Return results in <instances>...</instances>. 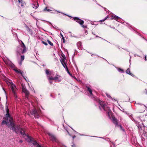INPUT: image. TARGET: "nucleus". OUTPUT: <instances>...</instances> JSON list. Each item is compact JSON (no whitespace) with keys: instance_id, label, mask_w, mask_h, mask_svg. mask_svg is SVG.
I'll list each match as a JSON object with an SVG mask.
<instances>
[{"instance_id":"35","label":"nucleus","mask_w":147,"mask_h":147,"mask_svg":"<svg viewBox=\"0 0 147 147\" xmlns=\"http://www.w3.org/2000/svg\"><path fill=\"white\" fill-rule=\"evenodd\" d=\"M27 104V103H26V106H27V105H26V104Z\"/></svg>"},{"instance_id":"38","label":"nucleus","mask_w":147,"mask_h":147,"mask_svg":"<svg viewBox=\"0 0 147 147\" xmlns=\"http://www.w3.org/2000/svg\"><path fill=\"white\" fill-rule=\"evenodd\" d=\"M146 93L147 94V91L146 92Z\"/></svg>"},{"instance_id":"34","label":"nucleus","mask_w":147,"mask_h":147,"mask_svg":"<svg viewBox=\"0 0 147 147\" xmlns=\"http://www.w3.org/2000/svg\"><path fill=\"white\" fill-rule=\"evenodd\" d=\"M19 0V2H20V0Z\"/></svg>"},{"instance_id":"6","label":"nucleus","mask_w":147,"mask_h":147,"mask_svg":"<svg viewBox=\"0 0 147 147\" xmlns=\"http://www.w3.org/2000/svg\"><path fill=\"white\" fill-rule=\"evenodd\" d=\"M30 102L32 105L34 107V108L33 110L31 111V114L32 115H34L35 118H38L39 117V114L40 113V110L38 109L37 110L36 108L34 107L33 103L31 102Z\"/></svg>"},{"instance_id":"25","label":"nucleus","mask_w":147,"mask_h":147,"mask_svg":"<svg viewBox=\"0 0 147 147\" xmlns=\"http://www.w3.org/2000/svg\"><path fill=\"white\" fill-rule=\"evenodd\" d=\"M62 38L63 42V43H65V39H64V37H62Z\"/></svg>"},{"instance_id":"31","label":"nucleus","mask_w":147,"mask_h":147,"mask_svg":"<svg viewBox=\"0 0 147 147\" xmlns=\"http://www.w3.org/2000/svg\"><path fill=\"white\" fill-rule=\"evenodd\" d=\"M76 137L75 136H74V137H73V139H74V138H75Z\"/></svg>"},{"instance_id":"14","label":"nucleus","mask_w":147,"mask_h":147,"mask_svg":"<svg viewBox=\"0 0 147 147\" xmlns=\"http://www.w3.org/2000/svg\"><path fill=\"white\" fill-rule=\"evenodd\" d=\"M112 19H114L116 20H118L119 19H120V18L119 17L114 15L112 16Z\"/></svg>"},{"instance_id":"8","label":"nucleus","mask_w":147,"mask_h":147,"mask_svg":"<svg viewBox=\"0 0 147 147\" xmlns=\"http://www.w3.org/2000/svg\"><path fill=\"white\" fill-rule=\"evenodd\" d=\"M73 19L76 22H78L80 24L82 25V27H83L84 28H86V26H84V25H83V24L84 23V22L83 20L76 17H73Z\"/></svg>"},{"instance_id":"7","label":"nucleus","mask_w":147,"mask_h":147,"mask_svg":"<svg viewBox=\"0 0 147 147\" xmlns=\"http://www.w3.org/2000/svg\"><path fill=\"white\" fill-rule=\"evenodd\" d=\"M45 73L47 77L49 80H52L53 77V72L49 71V69H46Z\"/></svg>"},{"instance_id":"32","label":"nucleus","mask_w":147,"mask_h":147,"mask_svg":"<svg viewBox=\"0 0 147 147\" xmlns=\"http://www.w3.org/2000/svg\"><path fill=\"white\" fill-rule=\"evenodd\" d=\"M20 142H22V141H20Z\"/></svg>"},{"instance_id":"22","label":"nucleus","mask_w":147,"mask_h":147,"mask_svg":"<svg viewBox=\"0 0 147 147\" xmlns=\"http://www.w3.org/2000/svg\"><path fill=\"white\" fill-rule=\"evenodd\" d=\"M24 55H22L21 56V60L22 61L24 60Z\"/></svg>"},{"instance_id":"17","label":"nucleus","mask_w":147,"mask_h":147,"mask_svg":"<svg viewBox=\"0 0 147 147\" xmlns=\"http://www.w3.org/2000/svg\"><path fill=\"white\" fill-rule=\"evenodd\" d=\"M77 45L78 48H79V49L81 48V46L82 45V43L80 42H78L77 44Z\"/></svg>"},{"instance_id":"21","label":"nucleus","mask_w":147,"mask_h":147,"mask_svg":"<svg viewBox=\"0 0 147 147\" xmlns=\"http://www.w3.org/2000/svg\"><path fill=\"white\" fill-rule=\"evenodd\" d=\"M118 70L120 72H121V73L123 72V70L122 69H121L120 68H119L118 69Z\"/></svg>"},{"instance_id":"30","label":"nucleus","mask_w":147,"mask_h":147,"mask_svg":"<svg viewBox=\"0 0 147 147\" xmlns=\"http://www.w3.org/2000/svg\"><path fill=\"white\" fill-rule=\"evenodd\" d=\"M57 12H59V13H62L59 11H57Z\"/></svg>"},{"instance_id":"37","label":"nucleus","mask_w":147,"mask_h":147,"mask_svg":"<svg viewBox=\"0 0 147 147\" xmlns=\"http://www.w3.org/2000/svg\"><path fill=\"white\" fill-rule=\"evenodd\" d=\"M21 63H20V65H21Z\"/></svg>"},{"instance_id":"4","label":"nucleus","mask_w":147,"mask_h":147,"mask_svg":"<svg viewBox=\"0 0 147 147\" xmlns=\"http://www.w3.org/2000/svg\"><path fill=\"white\" fill-rule=\"evenodd\" d=\"M66 58L65 56L62 55V57L60 59V61L63 67L65 68L66 71H67V73L69 74L70 76H72V75L70 74L69 71L68 70L67 67L66 65Z\"/></svg>"},{"instance_id":"28","label":"nucleus","mask_w":147,"mask_h":147,"mask_svg":"<svg viewBox=\"0 0 147 147\" xmlns=\"http://www.w3.org/2000/svg\"><path fill=\"white\" fill-rule=\"evenodd\" d=\"M145 60H146V56H145Z\"/></svg>"},{"instance_id":"33","label":"nucleus","mask_w":147,"mask_h":147,"mask_svg":"<svg viewBox=\"0 0 147 147\" xmlns=\"http://www.w3.org/2000/svg\"><path fill=\"white\" fill-rule=\"evenodd\" d=\"M99 108H100V109H101V108H100V106H99Z\"/></svg>"},{"instance_id":"23","label":"nucleus","mask_w":147,"mask_h":147,"mask_svg":"<svg viewBox=\"0 0 147 147\" xmlns=\"http://www.w3.org/2000/svg\"><path fill=\"white\" fill-rule=\"evenodd\" d=\"M107 18V17H105L104 19H102V20H100L99 21V22H104V21H105V20H106Z\"/></svg>"},{"instance_id":"5","label":"nucleus","mask_w":147,"mask_h":147,"mask_svg":"<svg viewBox=\"0 0 147 147\" xmlns=\"http://www.w3.org/2000/svg\"><path fill=\"white\" fill-rule=\"evenodd\" d=\"M9 84H8V85L10 86L12 92L13 94L14 97L16 101L18 98L16 94L17 88L16 86L13 83H9Z\"/></svg>"},{"instance_id":"9","label":"nucleus","mask_w":147,"mask_h":147,"mask_svg":"<svg viewBox=\"0 0 147 147\" xmlns=\"http://www.w3.org/2000/svg\"><path fill=\"white\" fill-rule=\"evenodd\" d=\"M21 85L22 86V92L25 94L26 97L27 98L29 94V92L26 89L25 86L23 83Z\"/></svg>"},{"instance_id":"2","label":"nucleus","mask_w":147,"mask_h":147,"mask_svg":"<svg viewBox=\"0 0 147 147\" xmlns=\"http://www.w3.org/2000/svg\"><path fill=\"white\" fill-rule=\"evenodd\" d=\"M87 91L89 92V96H90L92 98H93L94 99L97 101L100 104V105L102 107V108L105 111L106 113H107L109 116L110 117L111 115V111L110 109L109 108L105 105L104 102L100 100L97 98L94 97L92 93V90L90 86H87Z\"/></svg>"},{"instance_id":"1","label":"nucleus","mask_w":147,"mask_h":147,"mask_svg":"<svg viewBox=\"0 0 147 147\" xmlns=\"http://www.w3.org/2000/svg\"><path fill=\"white\" fill-rule=\"evenodd\" d=\"M5 111L6 112L5 116L7 118V120L3 121L2 122V124H5L7 125L10 129H11L13 131H15L17 133H20L23 136L25 139L29 142L32 143L36 146V147H43L37 143L34 139L32 137L29 136L25 134L24 129L23 128L21 127L20 126L15 125L13 122L12 118L11 117L9 113V110L8 107L6 106Z\"/></svg>"},{"instance_id":"20","label":"nucleus","mask_w":147,"mask_h":147,"mask_svg":"<svg viewBox=\"0 0 147 147\" xmlns=\"http://www.w3.org/2000/svg\"><path fill=\"white\" fill-rule=\"evenodd\" d=\"M49 44L51 46H52L53 45V43L51 42L50 41H49V40H47Z\"/></svg>"},{"instance_id":"19","label":"nucleus","mask_w":147,"mask_h":147,"mask_svg":"<svg viewBox=\"0 0 147 147\" xmlns=\"http://www.w3.org/2000/svg\"><path fill=\"white\" fill-rule=\"evenodd\" d=\"M49 11V12H50V11H51V10L50 9H47V7H46L45 9H44V11Z\"/></svg>"},{"instance_id":"10","label":"nucleus","mask_w":147,"mask_h":147,"mask_svg":"<svg viewBox=\"0 0 147 147\" xmlns=\"http://www.w3.org/2000/svg\"><path fill=\"white\" fill-rule=\"evenodd\" d=\"M62 80V78L59 75L53 77L52 80H54L56 82H59L61 81Z\"/></svg>"},{"instance_id":"29","label":"nucleus","mask_w":147,"mask_h":147,"mask_svg":"<svg viewBox=\"0 0 147 147\" xmlns=\"http://www.w3.org/2000/svg\"><path fill=\"white\" fill-rule=\"evenodd\" d=\"M120 127L122 129V127L120 125Z\"/></svg>"},{"instance_id":"36","label":"nucleus","mask_w":147,"mask_h":147,"mask_svg":"<svg viewBox=\"0 0 147 147\" xmlns=\"http://www.w3.org/2000/svg\"><path fill=\"white\" fill-rule=\"evenodd\" d=\"M26 79V82H28L26 80V79Z\"/></svg>"},{"instance_id":"27","label":"nucleus","mask_w":147,"mask_h":147,"mask_svg":"<svg viewBox=\"0 0 147 147\" xmlns=\"http://www.w3.org/2000/svg\"><path fill=\"white\" fill-rule=\"evenodd\" d=\"M4 62L6 64H8L7 62L6 61H4Z\"/></svg>"},{"instance_id":"15","label":"nucleus","mask_w":147,"mask_h":147,"mask_svg":"<svg viewBox=\"0 0 147 147\" xmlns=\"http://www.w3.org/2000/svg\"><path fill=\"white\" fill-rule=\"evenodd\" d=\"M126 72L127 73V74L129 75H130L131 76H133V74L131 73L130 72V70L129 68H128L127 69V70H126Z\"/></svg>"},{"instance_id":"12","label":"nucleus","mask_w":147,"mask_h":147,"mask_svg":"<svg viewBox=\"0 0 147 147\" xmlns=\"http://www.w3.org/2000/svg\"><path fill=\"white\" fill-rule=\"evenodd\" d=\"M14 70L17 73L20 74L22 75V74L23 72L21 71L20 69H14Z\"/></svg>"},{"instance_id":"3","label":"nucleus","mask_w":147,"mask_h":147,"mask_svg":"<svg viewBox=\"0 0 147 147\" xmlns=\"http://www.w3.org/2000/svg\"><path fill=\"white\" fill-rule=\"evenodd\" d=\"M18 41L19 43L20 42L22 43L20 46L17 48V54L18 55H20L21 53H25L26 50V49L25 46L23 42L21 40H18Z\"/></svg>"},{"instance_id":"24","label":"nucleus","mask_w":147,"mask_h":147,"mask_svg":"<svg viewBox=\"0 0 147 147\" xmlns=\"http://www.w3.org/2000/svg\"><path fill=\"white\" fill-rule=\"evenodd\" d=\"M42 43H43V44H44L45 45L47 46L48 45L47 43L45 42L44 41H42Z\"/></svg>"},{"instance_id":"11","label":"nucleus","mask_w":147,"mask_h":147,"mask_svg":"<svg viewBox=\"0 0 147 147\" xmlns=\"http://www.w3.org/2000/svg\"><path fill=\"white\" fill-rule=\"evenodd\" d=\"M49 135L51 139L53 141H55L56 138L52 134L49 133L48 134Z\"/></svg>"},{"instance_id":"13","label":"nucleus","mask_w":147,"mask_h":147,"mask_svg":"<svg viewBox=\"0 0 147 147\" xmlns=\"http://www.w3.org/2000/svg\"><path fill=\"white\" fill-rule=\"evenodd\" d=\"M32 7L36 9L38 8V3H36L35 4H33L32 5Z\"/></svg>"},{"instance_id":"18","label":"nucleus","mask_w":147,"mask_h":147,"mask_svg":"<svg viewBox=\"0 0 147 147\" xmlns=\"http://www.w3.org/2000/svg\"><path fill=\"white\" fill-rule=\"evenodd\" d=\"M106 94L108 98H110V99H112V98L111 96L109 94H108V93H106Z\"/></svg>"},{"instance_id":"16","label":"nucleus","mask_w":147,"mask_h":147,"mask_svg":"<svg viewBox=\"0 0 147 147\" xmlns=\"http://www.w3.org/2000/svg\"><path fill=\"white\" fill-rule=\"evenodd\" d=\"M113 122L116 125L117 124V119H115V117L113 118Z\"/></svg>"},{"instance_id":"26","label":"nucleus","mask_w":147,"mask_h":147,"mask_svg":"<svg viewBox=\"0 0 147 147\" xmlns=\"http://www.w3.org/2000/svg\"><path fill=\"white\" fill-rule=\"evenodd\" d=\"M60 35L62 37V38L63 37V35H62V34L61 33H60Z\"/></svg>"}]
</instances>
